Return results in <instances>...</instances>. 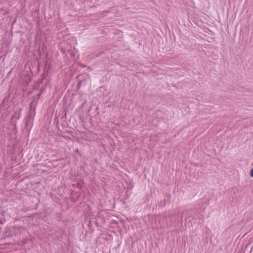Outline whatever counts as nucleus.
I'll list each match as a JSON object with an SVG mask.
<instances>
[{
	"mask_svg": "<svg viewBox=\"0 0 253 253\" xmlns=\"http://www.w3.org/2000/svg\"><path fill=\"white\" fill-rule=\"evenodd\" d=\"M5 99H6V98H5L3 100V101H2V104H3V103H4V101H5Z\"/></svg>",
	"mask_w": 253,
	"mask_h": 253,
	"instance_id": "9b49d317",
	"label": "nucleus"
},
{
	"mask_svg": "<svg viewBox=\"0 0 253 253\" xmlns=\"http://www.w3.org/2000/svg\"><path fill=\"white\" fill-rule=\"evenodd\" d=\"M38 101L32 98V100L30 104V110L33 112V114L35 113L36 107L37 106Z\"/></svg>",
	"mask_w": 253,
	"mask_h": 253,
	"instance_id": "20e7f679",
	"label": "nucleus"
},
{
	"mask_svg": "<svg viewBox=\"0 0 253 253\" xmlns=\"http://www.w3.org/2000/svg\"><path fill=\"white\" fill-rule=\"evenodd\" d=\"M12 69H11V70H10L9 71V72L7 74V76H9L10 75V74L12 73Z\"/></svg>",
	"mask_w": 253,
	"mask_h": 253,
	"instance_id": "6e6552de",
	"label": "nucleus"
},
{
	"mask_svg": "<svg viewBox=\"0 0 253 253\" xmlns=\"http://www.w3.org/2000/svg\"><path fill=\"white\" fill-rule=\"evenodd\" d=\"M16 234V233H13V232L11 231V229L9 226H7L2 232L0 240L1 241H3L6 238H10L12 237L13 235L15 236Z\"/></svg>",
	"mask_w": 253,
	"mask_h": 253,
	"instance_id": "f257e3e1",
	"label": "nucleus"
},
{
	"mask_svg": "<svg viewBox=\"0 0 253 253\" xmlns=\"http://www.w3.org/2000/svg\"><path fill=\"white\" fill-rule=\"evenodd\" d=\"M14 117H14V116H12V119H14Z\"/></svg>",
	"mask_w": 253,
	"mask_h": 253,
	"instance_id": "f8f14e48",
	"label": "nucleus"
},
{
	"mask_svg": "<svg viewBox=\"0 0 253 253\" xmlns=\"http://www.w3.org/2000/svg\"><path fill=\"white\" fill-rule=\"evenodd\" d=\"M96 220L95 221V224L97 226H98V224L104 223L105 222V218L104 215L102 213V212H98L97 215L96 216Z\"/></svg>",
	"mask_w": 253,
	"mask_h": 253,
	"instance_id": "f03ea898",
	"label": "nucleus"
},
{
	"mask_svg": "<svg viewBox=\"0 0 253 253\" xmlns=\"http://www.w3.org/2000/svg\"><path fill=\"white\" fill-rule=\"evenodd\" d=\"M32 111H28L27 113V116L25 118L26 126H27L28 123L30 121L33 120V116L35 114H32Z\"/></svg>",
	"mask_w": 253,
	"mask_h": 253,
	"instance_id": "7ed1b4c3",
	"label": "nucleus"
},
{
	"mask_svg": "<svg viewBox=\"0 0 253 253\" xmlns=\"http://www.w3.org/2000/svg\"><path fill=\"white\" fill-rule=\"evenodd\" d=\"M250 176L252 177H253V168L251 170L250 172Z\"/></svg>",
	"mask_w": 253,
	"mask_h": 253,
	"instance_id": "0eeeda50",
	"label": "nucleus"
},
{
	"mask_svg": "<svg viewBox=\"0 0 253 253\" xmlns=\"http://www.w3.org/2000/svg\"><path fill=\"white\" fill-rule=\"evenodd\" d=\"M14 125L15 127H16V124H15V123H14Z\"/></svg>",
	"mask_w": 253,
	"mask_h": 253,
	"instance_id": "ddd939ff",
	"label": "nucleus"
},
{
	"mask_svg": "<svg viewBox=\"0 0 253 253\" xmlns=\"http://www.w3.org/2000/svg\"><path fill=\"white\" fill-rule=\"evenodd\" d=\"M41 94H42V92H40L37 95L33 96V98H34V99H36L37 101H38V100L40 98Z\"/></svg>",
	"mask_w": 253,
	"mask_h": 253,
	"instance_id": "423d86ee",
	"label": "nucleus"
},
{
	"mask_svg": "<svg viewBox=\"0 0 253 253\" xmlns=\"http://www.w3.org/2000/svg\"><path fill=\"white\" fill-rule=\"evenodd\" d=\"M19 117H20V115H19V114H18V116L16 118L15 122L17 120H18L19 119Z\"/></svg>",
	"mask_w": 253,
	"mask_h": 253,
	"instance_id": "9d476101",
	"label": "nucleus"
},
{
	"mask_svg": "<svg viewBox=\"0 0 253 253\" xmlns=\"http://www.w3.org/2000/svg\"><path fill=\"white\" fill-rule=\"evenodd\" d=\"M9 227L11 228V231L13 232V233H16V230H19L22 228V227L20 226H13V227Z\"/></svg>",
	"mask_w": 253,
	"mask_h": 253,
	"instance_id": "39448f33",
	"label": "nucleus"
},
{
	"mask_svg": "<svg viewBox=\"0 0 253 253\" xmlns=\"http://www.w3.org/2000/svg\"><path fill=\"white\" fill-rule=\"evenodd\" d=\"M44 89H45V88L44 87H43L41 89L40 92H42H42L43 91Z\"/></svg>",
	"mask_w": 253,
	"mask_h": 253,
	"instance_id": "1a4fd4ad",
	"label": "nucleus"
}]
</instances>
